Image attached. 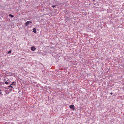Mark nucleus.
I'll use <instances>...</instances> for the list:
<instances>
[{
  "label": "nucleus",
  "mask_w": 124,
  "mask_h": 124,
  "mask_svg": "<svg viewBox=\"0 0 124 124\" xmlns=\"http://www.w3.org/2000/svg\"><path fill=\"white\" fill-rule=\"evenodd\" d=\"M32 22L30 21H27L25 23V26H27L28 25L29 23H31Z\"/></svg>",
  "instance_id": "obj_1"
},
{
  "label": "nucleus",
  "mask_w": 124,
  "mask_h": 124,
  "mask_svg": "<svg viewBox=\"0 0 124 124\" xmlns=\"http://www.w3.org/2000/svg\"><path fill=\"white\" fill-rule=\"evenodd\" d=\"M69 107L71 109H72L73 110H75L74 106L73 105H70L69 106Z\"/></svg>",
  "instance_id": "obj_2"
},
{
  "label": "nucleus",
  "mask_w": 124,
  "mask_h": 124,
  "mask_svg": "<svg viewBox=\"0 0 124 124\" xmlns=\"http://www.w3.org/2000/svg\"><path fill=\"white\" fill-rule=\"evenodd\" d=\"M36 49V48L34 46H32L31 47V50L32 51L35 50Z\"/></svg>",
  "instance_id": "obj_3"
},
{
  "label": "nucleus",
  "mask_w": 124,
  "mask_h": 124,
  "mask_svg": "<svg viewBox=\"0 0 124 124\" xmlns=\"http://www.w3.org/2000/svg\"><path fill=\"white\" fill-rule=\"evenodd\" d=\"M33 32L35 33H36V31L35 28H34L33 29Z\"/></svg>",
  "instance_id": "obj_4"
},
{
  "label": "nucleus",
  "mask_w": 124,
  "mask_h": 124,
  "mask_svg": "<svg viewBox=\"0 0 124 124\" xmlns=\"http://www.w3.org/2000/svg\"><path fill=\"white\" fill-rule=\"evenodd\" d=\"M16 83V82H12V83L11 84V85H12L13 84L15 85Z\"/></svg>",
  "instance_id": "obj_5"
},
{
  "label": "nucleus",
  "mask_w": 124,
  "mask_h": 124,
  "mask_svg": "<svg viewBox=\"0 0 124 124\" xmlns=\"http://www.w3.org/2000/svg\"><path fill=\"white\" fill-rule=\"evenodd\" d=\"M9 16H11L12 17H14V16L11 15V14H9Z\"/></svg>",
  "instance_id": "obj_6"
},
{
  "label": "nucleus",
  "mask_w": 124,
  "mask_h": 124,
  "mask_svg": "<svg viewBox=\"0 0 124 124\" xmlns=\"http://www.w3.org/2000/svg\"><path fill=\"white\" fill-rule=\"evenodd\" d=\"M8 87H11L12 88H13V87L12 86V85H11V84L10 85L8 86Z\"/></svg>",
  "instance_id": "obj_7"
},
{
  "label": "nucleus",
  "mask_w": 124,
  "mask_h": 124,
  "mask_svg": "<svg viewBox=\"0 0 124 124\" xmlns=\"http://www.w3.org/2000/svg\"><path fill=\"white\" fill-rule=\"evenodd\" d=\"M11 50H10L8 51V53L9 54L11 53Z\"/></svg>",
  "instance_id": "obj_8"
},
{
  "label": "nucleus",
  "mask_w": 124,
  "mask_h": 124,
  "mask_svg": "<svg viewBox=\"0 0 124 124\" xmlns=\"http://www.w3.org/2000/svg\"><path fill=\"white\" fill-rule=\"evenodd\" d=\"M5 84H8V82L7 81H6L5 82Z\"/></svg>",
  "instance_id": "obj_9"
},
{
  "label": "nucleus",
  "mask_w": 124,
  "mask_h": 124,
  "mask_svg": "<svg viewBox=\"0 0 124 124\" xmlns=\"http://www.w3.org/2000/svg\"><path fill=\"white\" fill-rule=\"evenodd\" d=\"M52 6L53 7V8H54L55 7V6L54 5H53V6Z\"/></svg>",
  "instance_id": "obj_10"
},
{
  "label": "nucleus",
  "mask_w": 124,
  "mask_h": 124,
  "mask_svg": "<svg viewBox=\"0 0 124 124\" xmlns=\"http://www.w3.org/2000/svg\"><path fill=\"white\" fill-rule=\"evenodd\" d=\"M110 94H111V95H112V94H113V93H110Z\"/></svg>",
  "instance_id": "obj_11"
},
{
  "label": "nucleus",
  "mask_w": 124,
  "mask_h": 124,
  "mask_svg": "<svg viewBox=\"0 0 124 124\" xmlns=\"http://www.w3.org/2000/svg\"><path fill=\"white\" fill-rule=\"evenodd\" d=\"M2 93H1V92H0V94H1Z\"/></svg>",
  "instance_id": "obj_12"
},
{
  "label": "nucleus",
  "mask_w": 124,
  "mask_h": 124,
  "mask_svg": "<svg viewBox=\"0 0 124 124\" xmlns=\"http://www.w3.org/2000/svg\"><path fill=\"white\" fill-rule=\"evenodd\" d=\"M5 79H4V80H5Z\"/></svg>",
  "instance_id": "obj_13"
},
{
  "label": "nucleus",
  "mask_w": 124,
  "mask_h": 124,
  "mask_svg": "<svg viewBox=\"0 0 124 124\" xmlns=\"http://www.w3.org/2000/svg\"><path fill=\"white\" fill-rule=\"evenodd\" d=\"M5 79H4V80H5Z\"/></svg>",
  "instance_id": "obj_14"
},
{
  "label": "nucleus",
  "mask_w": 124,
  "mask_h": 124,
  "mask_svg": "<svg viewBox=\"0 0 124 124\" xmlns=\"http://www.w3.org/2000/svg\"><path fill=\"white\" fill-rule=\"evenodd\" d=\"M93 1H95V0H93Z\"/></svg>",
  "instance_id": "obj_15"
}]
</instances>
